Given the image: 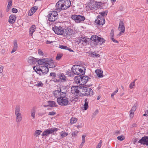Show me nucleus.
Here are the masks:
<instances>
[{"label": "nucleus", "mask_w": 148, "mask_h": 148, "mask_svg": "<svg viewBox=\"0 0 148 148\" xmlns=\"http://www.w3.org/2000/svg\"><path fill=\"white\" fill-rule=\"evenodd\" d=\"M102 143V140H100L99 141V143L98 144V145H97L96 148H100L101 146V144Z\"/></svg>", "instance_id": "obj_46"}, {"label": "nucleus", "mask_w": 148, "mask_h": 148, "mask_svg": "<svg viewBox=\"0 0 148 148\" xmlns=\"http://www.w3.org/2000/svg\"><path fill=\"white\" fill-rule=\"evenodd\" d=\"M28 62L31 64L33 65L37 61L36 59L32 57H29L28 59Z\"/></svg>", "instance_id": "obj_18"}, {"label": "nucleus", "mask_w": 148, "mask_h": 148, "mask_svg": "<svg viewBox=\"0 0 148 148\" xmlns=\"http://www.w3.org/2000/svg\"><path fill=\"white\" fill-rule=\"evenodd\" d=\"M80 86H72L71 89V92L74 95H80Z\"/></svg>", "instance_id": "obj_10"}, {"label": "nucleus", "mask_w": 148, "mask_h": 148, "mask_svg": "<svg viewBox=\"0 0 148 148\" xmlns=\"http://www.w3.org/2000/svg\"><path fill=\"white\" fill-rule=\"evenodd\" d=\"M38 54L40 55H43V52L42 51L40 50V49H39L38 50Z\"/></svg>", "instance_id": "obj_56"}, {"label": "nucleus", "mask_w": 148, "mask_h": 148, "mask_svg": "<svg viewBox=\"0 0 148 148\" xmlns=\"http://www.w3.org/2000/svg\"><path fill=\"white\" fill-rule=\"evenodd\" d=\"M63 93H65L61 91V90H56L54 91L53 92V94L54 96L58 99V98L61 97V95Z\"/></svg>", "instance_id": "obj_14"}, {"label": "nucleus", "mask_w": 148, "mask_h": 148, "mask_svg": "<svg viewBox=\"0 0 148 148\" xmlns=\"http://www.w3.org/2000/svg\"><path fill=\"white\" fill-rule=\"evenodd\" d=\"M33 69L34 71L38 74H39L38 72H40V66H35L33 67Z\"/></svg>", "instance_id": "obj_33"}, {"label": "nucleus", "mask_w": 148, "mask_h": 148, "mask_svg": "<svg viewBox=\"0 0 148 148\" xmlns=\"http://www.w3.org/2000/svg\"><path fill=\"white\" fill-rule=\"evenodd\" d=\"M99 14L101 15L102 16H106L107 15V14L105 12H100L99 13Z\"/></svg>", "instance_id": "obj_52"}, {"label": "nucleus", "mask_w": 148, "mask_h": 148, "mask_svg": "<svg viewBox=\"0 0 148 148\" xmlns=\"http://www.w3.org/2000/svg\"><path fill=\"white\" fill-rule=\"evenodd\" d=\"M117 139L119 140H123L125 139V138L123 136H119L117 137Z\"/></svg>", "instance_id": "obj_39"}, {"label": "nucleus", "mask_w": 148, "mask_h": 148, "mask_svg": "<svg viewBox=\"0 0 148 148\" xmlns=\"http://www.w3.org/2000/svg\"><path fill=\"white\" fill-rule=\"evenodd\" d=\"M143 145H148V136H144L138 142Z\"/></svg>", "instance_id": "obj_16"}, {"label": "nucleus", "mask_w": 148, "mask_h": 148, "mask_svg": "<svg viewBox=\"0 0 148 148\" xmlns=\"http://www.w3.org/2000/svg\"><path fill=\"white\" fill-rule=\"evenodd\" d=\"M40 72H39V74L40 75H42L46 74L49 71L48 67L45 65L44 66H40Z\"/></svg>", "instance_id": "obj_9"}, {"label": "nucleus", "mask_w": 148, "mask_h": 148, "mask_svg": "<svg viewBox=\"0 0 148 148\" xmlns=\"http://www.w3.org/2000/svg\"><path fill=\"white\" fill-rule=\"evenodd\" d=\"M95 73L97 74V76L99 77H102L103 76L102 74L103 71L99 69L96 70L95 71Z\"/></svg>", "instance_id": "obj_21"}, {"label": "nucleus", "mask_w": 148, "mask_h": 148, "mask_svg": "<svg viewBox=\"0 0 148 148\" xmlns=\"http://www.w3.org/2000/svg\"><path fill=\"white\" fill-rule=\"evenodd\" d=\"M136 80V79H135L133 82H131L129 85V88L130 89H132L134 88V86H135V82Z\"/></svg>", "instance_id": "obj_34"}, {"label": "nucleus", "mask_w": 148, "mask_h": 148, "mask_svg": "<svg viewBox=\"0 0 148 148\" xmlns=\"http://www.w3.org/2000/svg\"><path fill=\"white\" fill-rule=\"evenodd\" d=\"M59 47L62 49H67L68 50L70 51H73L71 50L70 48L67 47L66 46H65L63 45H60Z\"/></svg>", "instance_id": "obj_32"}, {"label": "nucleus", "mask_w": 148, "mask_h": 148, "mask_svg": "<svg viewBox=\"0 0 148 148\" xmlns=\"http://www.w3.org/2000/svg\"><path fill=\"white\" fill-rule=\"evenodd\" d=\"M93 94V91L90 88H88L86 91L85 93H83V94H84V95L88 96L89 95H92Z\"/></svg>", "instance_id": "obj_20"}, {"label": "nucleus", "mask_w": 148, "mask_h": 148, "mask_svg": "<svg viewBox=\"0 0 148 148\" xmlns=\"http://www.w3.org/2000/svg\"><path fill=\"white\" fill-rule=\"evenodd\" d=\"M105 40L103 38H101L100 37H99V39L98 40V43L99 42H101V44L105 42Z\"/></svg>", "instance_id": "obj_40"}, {"label": "nucleus", "mask_w": 148, "mask_h": 148, "mask_svg": "<svg viewBox=\"0 0 148 148\" xmlns=\"http://www.w3.org/2000/svg\"><path fill=\"white\" fill-rule=\"evenodd\" d=\"M36 26L35 25H33L29 29V34L31 36H32L33 33L35 31Z\"/></svg>", "instance_id": "obj_24"}, {"label": "nucleus", "mask_w": 148, "mask_h": 148, "mask_svg": "<svg viewBox=\"0 0 148 148\" xmlns=\"http://www.w3.org/2000/svg\"><path fill=\"white\" fill-rule=\"evenodd\" d=\"M136 109V107L135 106H133L131 110L130 111V112H132L134 113V112L135 111Z\"/></svg>", "instance_id": "obj_47"}, {"label": "nucleus", "mask_w": 148, "mask_h": 148, "mask_svg": "<svg viewBox=\"0 0 148 148\" xmlns=\"http://www.w3.org/2000/svg\"><path fill=\"white\" fill-rule=\"evenodd\" d=\"M46 65L48 67L50 65V64L53 63V61L52 59L46 58Z\"/></svg>", "instance_id": "obj_25"}, {"label": "nucleus", "mask_w": 148, "mask_h": 148, "mask_svg": "<svg viewBox=\"0 0 148 148\" xmlns=\"http://www.w3.org/2000/svg\"><path fill=\"white\" fill-rule=\"evenodd\" d=\"M110 38L111 37H113L114 36V31L113 29H112L110 34Z\"/></svg>", "instance_id": "obj_48"}, {"label": "nucleus", "mask_w": 148, "mask_h": 148, "mask_svg": "<svg viewBox=\"0 0 148 148\" xmlns=\"http://www.w3.org/2000/svg\"><path fill=\"white\" fill-rule=\"evenodd\" d=\"M99 112V110H96L93 113V115L95 116H96Z\"/></svg>", "instance_id": "obj_53"}, {"label": "nucleus", "mask_w": 148, "mask_h": 148, "mask_svg": "<svg viewBox=\"0 0 148 148\" xmlns=\"http://www.w3.org/2000/svg\"><path fill=\"white\" fill-rule=\"evenodd\" d=\"M4 14L2 10H0V18H2L4 17Z\"/></svg>", "instance_id": "obj_44"}, {"label": "nucleus", "mask_w": 148, "mask_h": 148, "mask_svg": "<svg viewBox=\"0 0 148 148\" xmlns=\"http://www.w3.org/2000/svg\"><path fill=\"white\" fill-rule=\"evenodd\" d=\"M67 135L68 134L65 132H62V133L61 134H60L61 136H62V138L64 137L67 136Z\"/></svg>", "instance_id": "obj_45"}, {"label": "nucleus", "mask_w": 148, "mask_h": 148, "mask_svg": "<svg viewBox=\"0 0 148 148\" xmlns=\"http://www.w3.org/2000/svg\"><path fill=\"white\" fill-rule=\"evenodd\" d=\"M62 54L58 53L56 57V59L57 60H59L62 57Z\"/></svg>", "instance_id": "obj_42"}, {"label": "nucleus", "mask_w": 148, "mask_h": 148, "mask_svg": "<svg viewBox=\"0 0 148 148\" xmlns=\"http://www.w3.org/2000/svg\"><path fill=\"white\" fill-rule=\"evenodd\" d=\"M80 40L83 42H86L88 41V40H89V39L88 38H86L85 37H82L80 38Z\"/></svg>", "instance_id": "obj_37"}, {"label": "nucleus", "mask_w": 148, "mask_h": 148, "mask_svg": "<svg viewBox=\"0 0 148 148\" xmlns=\"http://www.w3.org/2000/svg\"><path fill=\"white\" fill-rule=\"evenodd\" d=\"M37 8L36 6L33 7L31 9V10L33 11L34 12H35L37 10Z\"/></svg>", "instance_id": "obj_51"}, {"label": "nucleus", "mask_w": 148, "mask_h": 148, "mask_svg": "<svg viewBox=\"0 0 148 148\" xmlns=\"http://www.w3.org/2000/svg\"><path fill=\"white\" fill-rule=\"evenodd\" d=\"M77 121V119L75 117H72L70 120V123L71 124L75 123Z\"/></svg>", "instance_id": "obj_29"}, {"label": "nucleus", "mask_w": 148, "mask_h": 148, "mask_svg": "<svg viewBox=\"0 0 148 148\" xmlns=\"http://www.w3.org/2000/svg\"><path fill=\"white\" fill-rule=\"evenodd\" d=\"M42 132V131L40 130H36L34 134L36 136H38L41 134Z\"/></svg>", "instance_id": "obj_38"}, {"label": "nucleus", "mask_w": 148, "mask_h": 148, "mask_svg": "<svg viewBox=\"0 0 148 148\" xmlns=\"http://www.w3.org/2000/svg\"><path fill=\"white\" fill-rule=\"evenodd\" d=\"M48 104L49 106L51 107H56V105L55 102L53 101H48Z\"/></svg>", "instance_id": "obj_31"}, {"label": "nucleus", "mask_w": 148, "mask_h": 148, "mask_svg": "<svg viewBox=\"0 0 148 148\" xmlns=\"http://www.w3.org/2000/svg\"><path fill=\"white\" fill-rule=\"evenodd\" d=\"M36 85L38 87H41L43 85V84L41 82H38Z\"/></svg>", "instance_id": "obj_43"}, {"label": "nucleus", "mask_w": 148, "mask_h": 148, "mask_svg": "<svg viewBox=\"0 0 148 148\" xmlns=\"http://www.w3.org/2000/svg\"><path fill=\"white\" fill-rule=\"evenodd\" d=\"M59 76L60 79L63 80L64 81L66 79V77L63 73H60L59 74Z\"/></svg>", "instance_id": "obj_35"}, {"label": "nucleus", "mask_w": 148, "mask_h": 148, "mask_svg": "<svg viewBox=\"0 0 148 148\" xmlns=\"http://www.w3.org/2000/svg\"><path fill=\"white\" fill-rule=\"evenodd\" d=\"M3 66H1L0 67V73H2L3 71Z\"/></svg>", "instance_id": "obj_62"}, {"label": "nucleus", "mask_w": 148, "mask_h": 148, "mask_svg": "<svg viewBox=\"0 0 148 148\" xmlns=\"http://www.w3.org/2000/svg\"><path fill=\"white\" fill-rule=\"evenodd\" d=\"M46 58L40 59L38 61V63L39 64L45 66L46 65Z\"/></svg>", "instance_id": "obj_23"}, {"label": "nucleus", "mask_w": 148, "mask_h": 148, "mask_svg": "<svg viewBox=\"0 0 148 148\" xmlns=\"http://www.w3.org/2000/svg\"><path fill=\"white\" fill-rule=\"evenodd\" d=\"M95 56L96 57H99L100 56V55L98 54H96L95 53Z\"/></svg>", "instance_id": "obj_64"}, {"label": "nucleus", "mask_w": 148, "mask_h": 148, "mask_svg": "<svg viewBox=\"0 0 148 148\" xmlns=\"http://www.w3.org/2000/svg\"><path fill=\"white\" fill-rule=\"evenodd\" d=\"M12 12L13 13H16L17 12V10L16 8H13L12 9Z\"/></svg>", "instance_id": "obj_55"}, {"label": "nucleus", "mask_w": 148, "mask_h": 148, "mask_svg": "<svg viewBox=\"0 0 148 148\" xmlns=\"http://www.w3.org/2000/svg\"><path fill=\"white\" fill-rule=\"evenodd\" d=\"M66 74L70 76H71L74 75L72 73L71 71L70 70H69L66 72Z\"/></svg>", "instance_id": "obj_41"}, {"label": "nucleus", "mask_w": 148, "mask_h": 148, "mask_svg": "<svg viewBox=\"0 0 148 148\" xmlns=\"http://www.w3.org/2000/svg\"><path fill=\"white\" fill-rule=\"evenodd\" d=\"M70 0H60L56 4V10L60 12L62 10H66L71 6Z\"/></svg>", "instance_id": "obj_1"}, {"label": "nucleus", "mask_w": 148, "mask_h": 148, "mask_svg": "<svg viewBox=\"0 0 148 148\" xmlns=\"http://www.w3.org/2000/svg\"><path fill=\"white\" fill-rule=\"evenodd\" d=\"M118 88H116V90L113 92L112 94L114 95L118 92Z\"/></svg>", "instance_id": "obj_59"}, {"label": "nucleus", "mask_w": 148, "mask_h": 148, "mask_svg": "<svg viewBox=\"0 0 148 148\" xmlns=\"http://www.w3.org/2000/svg\"><path fill=\"white\" fill-rule=\"evenodd\" d=\"M66 93H63L61 97L57 99V102L58 104L61 106H67L69 103V101L68 99L66 97Z\"/></svg>", "instance_id": "obj_3"}, {"label": "nucleus", "mask_w": 148, "mask_h": 148, "mask_svg": "<svg viewBox=\"0 0 148 148\" xmlns=\"http://www.w3.org/2000/svg\"><path fill=\"white\" fill-rule=\"evenodd\" d=\"M50 75L53 77H55L56 76V74L54 73H50Z\"/></svg>", "instance_id": "obj_57"}, {"label": "nucleus", "mask_w": 148, "mask_h": 148, "mask_svg": "<svg viewBox=\"0 0 148 148\" xmlns=\"http://www.w3.org/2000/svg\"><path fill=\"white\" fill-rule=\"evenodd\" d=\"M99 37L96 35L92 36L90 38V39L95 42V44L97 45L98 43Z\"/></svg>", "instance_id": "obj_19"}, {"label": "nucleus", "mask_w": 148, "mask_h": 148, "mask_svg": "<svg viewBox=\"0 0 148 148\" xmlns=\"http://www.w3.org/2000/svg\"><path fill=\"white\" fill-rule=\"evenodd\" d=\"M72 18L77 23H79L83 21L85 19L84 17L81 15H74L71 16Z\"/></svg>", "instance_id": "obj_7"}, {"label": "nucleus", "mask_w": 148, "mask_h": 148, "mask_svg": "<svg viewBox=\"0 0 148 148\" xmlns=\"http://www.w3.org/2000/svg\"><path fill=\"white\" fill-rule=\"evenodd\" d=\"M36 108L35 107H34L32 110L31 114V116L32 117L33 119H34L35 118V114H36Z\"/></svg>", "instance_id": "obj_28"}, {"label": "nucleus", "mask_w": 148, "mask_h": 148, "mask_svg": "<svg viewBox=\"0 0 148 148\" xmlns=\"http://www.w3.org/2000/svg\"><path fill=\"white\" fill-rule=\"evenodd\" d=\"M55 65L54 64V63H52V64H51L49 65L48 67H49V68H53L55 67Z\"/></svg>", "instance_id": "obj_50"}, {"label": "nucleus", "mask_w": 148, "mask_h": 148, "mask_svg": "<svg viewBox=\"0 0 148 148\" xmlns=\"http://www.w3.org/2000/svg\"><path fill=\"white\" fill-rule=\"evenodd\" d=\"M12 5V0H10L8 2V3L7 5V7L6 9V12H9V10L11 8V6Z\"/></svg>", "instance_id": "obj_26"}, {"label": "nucleus", "mask_w": 148, "mask_h": 148, "mask_svg": "<svg viewBox=\"0 0 148 148\" xmlns=\"http://www.w3.org/2000/svg\"><path fill=\"white\" fill-rule=\"evenodd\" d=\"M15 115L16 116V121L17 123H19L22 120L21 113L20 112V108L19 106H16L15 110Z\"/></svg>", "instance_id": "obj_4"}, {"label": "nucleus", "mask_w": 148, "mask_h": 148, "mask_svg": "<svg viewBox=\"0 0 148 148\" xmlns=\"http://www.w3.org/2000/svg\"><path fill=\"white\" fill-rule=\"evenodd\" d=\"M85 103L84 106V109L85 110H87L88 107V100L87 99H86L84 101Z\"/></svg>", "instance_id": "obj_27"}, {"label": "nucleus", "mask_w": 148, "mask_h": 148, "mask_svg": "<svg viewBox=\"0 0 148 148\" xmlns=\"http://www.w3.org/2000/svg\"><path fill=\"white\" fill-rule=\"evenodd\" d=\"M80 92H82L83 93H85L88 88L84 86H80Z\"/></svg>", "instance_id": "obj_30"}, {"label": "nucleus", "mask_w": 148, "mask_h": 148, "mask_svg": "<svg viewBox=\"0 0 148 148\" xmlns=\"http://www.w3.org/2000/svg\"><path fill=\"white\" fill-rule=\"evenodd\" d=\"M16 18L15 15L11 14L9 17L8 22L10 24H12L15 22Z\"/></svg>", "instance_id": "obj_17"}, {"label": "nucleus", "mask_w": 148, "mask_h": 148, "mask_svg": "<svg viewBox=\"0 0 148 148\" xmlns=\"http://www.w3.org/2000/svg\"><path fill=\"white\" fill-rule=\"evenodd\" d=\"M118 29L120 32L118 34V36H120L124 33L125 31L124 25L123 22L120 21L119 23Z\"/></svg>", "instance_id": "obj_8"}, {"label": "nucleus", "mask_w": 148, "mask_h": 148, "mask_svg": "<svg viewBox=\"0 0 148 148\" xmlns=\"http://www.w3.org/2000/svg\"><path fill=\"white\" fill-rule=\"evenodd\" d=\"M56 114V113L53 111L50 112H49L48 115H49L53 116Z\"/></svg>", "instance_id": "obj_49"}, {"label": "nucleus", "mask_w": 148, "mask_h": 148, "mask_svg": "<svg viewBox=\"0 0 148 148\" xmlns=\"http://www.w3.org/2000/svg\"><path fill=\"white\" fill-rule=\"evenodd\" d=\"M18 45L16 41L15 40L14 41V46L11 52V53H13L15 52L17 49Z\"/></svg>", "instance_id": "obj_22"}, {"label": "nucleus", "mask_w": 148, "mask_h": 148, "mask_svg": "<svg viewBox=\"0 0 148 148\" xmlns=\"http://www.w3.org/2000/svg\"><path fill=\"white\" fill-rule=\"evenodd\" d=\"M57 130V128H51L49 130H47L43 132L42 135V136H46L49 134L52 133L55 131H56Z\"/></svg>", "instance_id": "obj_12"}, {"label": "nucleus", "mask_w": 148, "mask_h": 148, "mask_svg": "<svg viewBox=\"0 0 148 148\" xmlns=\"http://www.w3.org/2000/svg\"><path fill=\"white\" fill-rule=\"evenodd\" d=\"M34 12L33 11H32V10H31V11H30L29 12V16H31L33 14H34Z\"/></svg>", "instance_id": "obj_61"}, {"label": "nucleus", "mask_w": 148, "mask_h": 148, "mask_svg": "<svg viewBox=\"0 0 148 148\" xmlns=\"http://www.w3.org/2000/svg\"><path fill=\"white\" fill-rule=\"evenodd\" d=\"M73 33V30L70 29H64L63 35L64 36L68 37L72 35Z\"/></svg>", "instance_id": "obj_15"}, {"label": "nucleus", "mask_w": 148, "mask_h": 148, "mask_svg": "<svg viewBox=\"0 0 148 148\" xmlns=\"http://www.w3.org/2000/svg\"><path fill=\"white\" fill-rule=\"evenodd\" d=\"M78 77L80 78L82 85L86 84L89 79V78L86 76H78Z\"/></svg>", "instance_id": "obj_13"}, {"label": "nucleus", "mask_w": 148, "mask_h": 148, "mask_svg": "<svg viewBox=\"0 0 148 148\" xmlns=\"http://www.w3.org/2000/svg\"><path fill=\"white\" fill-rule=\"evenodd\" d=\"M130 116L131 118H132L134 116V113L130 112Z\"/></svg>", "instance_id": "obj_58"}, {"label": "nucleus", "mask_w": 148, "mask_h": 148, "mask_svg": "<svg viewBox=\"0 0 148 148\" xmlns=\"http://www.w3.org/2000/svg\"><path fill=\"white\" fill-rule=\"evenodd\" d=\"M58 15L57 12L56 11H52L51 13H49L48 15L49 21L51 22L55 21L57 19Z\"/></svg>", "instance_id": "obj_5"}, {"label": "nucleus", "mask_w": 148, "mask_h": 148, "mask_svg": "<svg viewBox=\"0 0 148 148\" xmlns=\"http://www.w3.org/2000/svg\"><path fill=\"white\" fill-rule=\"evenodd\" d=\"M52 29L56 34L58 35H63L64 29L61 26H55L52 28Z\"/></svg>", "instance_id": "obj_6"}, {"label": "nucleus", "mask_w": 148, "mask_h": 148, "mask_svg": "<svg viewBox=\"0 0 148 148\" xmlns=\"http://www.w3.org/2000/svg\"><path fill=\"white\" fill-rule=\"evenodd\" d=\"M85 70V67L80 65H73L71 68V71L73 73L79 76L84 74Z\"/></svg>", "instance_id": "obj_2"}, {"label": "nucleus", "mask_w": 148, "mask_h": 148, "mask_svg": "<svg viewBox=\"0 0 148 148\" xmlns=\"http://www.w3.org/2000/svg\"><path fill=\"white\" fill-rule=\"evenodd\" d=\"M53 41H49L48 40L46 41V44H50L52 42H53Z\"/></svg>", "instance_id": "obj_63"}, {"label": "nucleus", "mask_w": 148, "mask_h": 148, "mask_svg": "<svg viewBox=\"0 0 148 148\" xmlns=\"http://www.w3.org/2000/svg\"><path fill=\"white\" fill-rule=\"evenodd\" d=\"M110 38L114 42L117 43H118V41L114 39L113 37H111Z\"/></svg>", "instance_id": "obj_54"}, {"label": "nucleus", "mask_w": 148, "mask_h": 148, "mask_svg": "<svg viewBox=\"0 0 148 148\" xmlns=\"http://www.w3.org/2000/svg\"><path fill=\"white\" fill-rule=\"evenodd\" d=\"M95 22L99 25H103L105 22L104 17L101 16H97V19L95 20Z\"/></svg>", "instance_id": "obj_11"}, {"label": "nucleus", "mask_w": 148, "mask_h": 148, "mask_svg": "<svg viewBox=\"0 0 148 148\" xmlns=\"http://www.w3.org/2000/svg\"><path fill=\"white\" fill-rule=\"evenodd\" d=\"M85 136H84V135H83L82 136V140L83 141V142H85Z\"/></svg>", "instance_id": "obj_60"}, {"label": "nucleus", "mask_w": 148, "mask_h": 148, "mask_svg": "<svg viewBox=\"0 0 148 148\" xmlns=\"http://www.w3.org/2000/svg\"><path fill=\"white\" fill-rule=\"evenodd\" d=\"M75 82L77 84L81 85L80 78L78 77V76L75 77Z\"/></svg>", "instance_id": "obj_36"}]
</instances>
